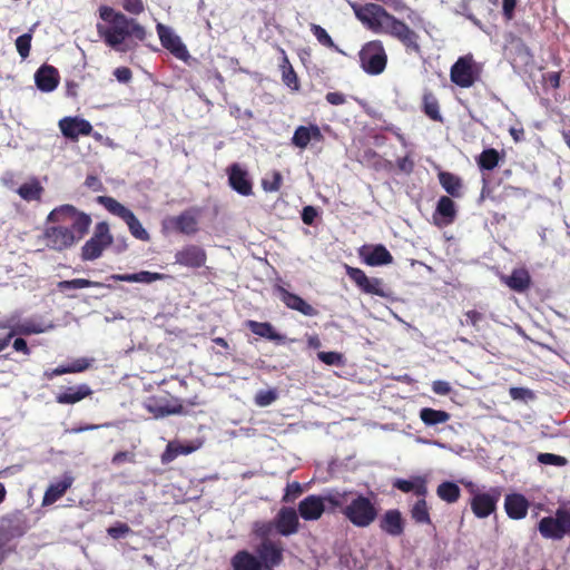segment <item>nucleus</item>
<instances>
[{"label": "nucleus", "instance_id": "nucleus-43", "mask_svg": "<svg viewBox=\"0 0 570 570\" xmlns=\"http://www.w3.org/2000/svg\"><path fill=\"white\" fill-rule=\"evenodd\" d=\"M439 498L448 503H454L460 498V488L453 482H442L436 490Z\"/></svg>", "mask_w": 570, "mask_h": 570}, {"label": "nucleus", "instance_id": "nucleus-59", "mask_svg": "<svg viewBox=\"0 0 570 570\" xmlns=\"http://www.w3.org/2000/svg\"><path fill=\"white\" fill-rule=\"evenodd\" d=\"M432 391L438 395H448L451 392V385L446 381L438 380L432 383Z\"/></svg>", "mask_w": 570, "mask_h": 570}, {"label": "nucleus", "instance_id": "nucleus-44", "mask_svg": "<svg viewBox=\"0 0 570 570\" xmlns=\"http://www.w3.org/2000/svg\"><path fill=\"white\" fill-rule=\"evenodd\" d=\"M58 288L63 292L66 289H80L88 287H104V284L100 282H95L86 278H75L70 281H61L58 283Z\"/></svg>", "mask_w": 570, "mask_h": 570}, {"label": "nucleus", "instance_id": "nucleus-28", "mask_svg": "<svg viewBox=\"0 0 570 570\" xmlns=\"http://www.w3.org/2000/svg\"><path fill=\"white\" fill-rule=\"evenodd\" d=\"M539 531L547 539H561L569 534L563 524L556 517H546L539 522Z\"/></svg>", "mask_w": 570, "mask_h": 570}, {"label": "nucleus", "instance_id": "nucleus-9", "mask_svg": "<svg viewBox=\"0 0 570 570\" xmlns=\"http://www.w3.org/2000/svg\"><path fill=\"white\" fill-rule=\"evenodd\" d=\"M345 272L348 278L365 294L380 297H387L385 284L382 278L367 277L365 272L358 267L345 265Z\"/></svg>", "mask_w": 570, "mask_h": 570}, {"label": "nucleus", "instance_id": "nucleus-64", "mask_svg": "<svg viewBox=\"0 0 570 570\" xmlns=\"http://www.w3.org/2000/svg\"><path fill=\"white\" fill-rule=\"evenodd\" d=\"M12 347L16 352L22 353L23 355H30L31 350L27 344V341L22 337H17L13 343Z\"/></svg>", "mask_w": 570, "mask_h": 570}, {"label": "nucleus", "instance_id": "nucleus-42", "mask_svg": "<svg viewBox=\"0 0 570 570\" xmlns=\"http://www.w3.org/2000/svg\"><path fill=\"white\" fill-rule=\"evenodd\" d=\"M500 154L494 148L484 149L476 158L478 166L481 170H493L500 161Z\"/></svg>", "mask_w": 570, "mask_h": 570}, {"label": "nucleus", "instance_id": "nucleus-34", "mask_svg": "<svg viewBox=\"0 0 570 570\" xmlns=\"http://www.w3.org/2000/svg\"><path fill=\"white\" fill-rule=\"evenodd\" d=\"M422 111L433 121L443 122V116L440 111V102L431 90H425L422 96Z\"/></svg>", "mask_w": 570, "mask_h": 570}, {"label": "nucleus", "instance_id": "nucleus-33", "mask_svg": "<svg viewBox=\"0 0 570 570\" xmlns=\"http://www.w3.org/2000/svg\"><path fill=\"white\" fill-rule=\"evenodd\" d=\"M232 567L234 570H264L258 556L246 550L238 551L232 558Z\"/></svg>", "mask_w": 570, "mask_h": 570}, {"label": "nucleus", "instance_id": "nucleus-14", "mask_svg": "<svg viewBox=\"0 0 570 570\" xmlns=\"http://www.w3.org/2000/svg\"><path fill=\"white\" fill-rule=\"evenodd\" d=\"M161 46L169 50L176 58L186 60L189 57L186 46L171 29L163 23L156 26Z\"/></svg>", "mask_w": 570, "mask_h": 570}, {"label": "nucleus", "instance_id": "nucleus-26", "mask_svg": "<svg viewBox=\"0 0 570 570\" xmlns=\"http://www.w3.org/2000/svg\"><path fill=\"white\" fill-rule=\"evenodd\" d=\"M501 281L512 291L524 293L531 286V276L525 268H514L510 275H502Z\"/></svg>", "mask_w": 570, "mask_h": 570}, {"label": "nucleus", "instance_id": "nucleus-52", "mask_svg": "<svg viewBox=\"0 0 570 570\" xmlns=\"http://www.w3.org/2000/svg\"><path fill=\"white\" fill-rule=\"evenodd\" d=\"M559 521L563 524L568 533H570V501L562 502L556 511Z\"/></svg>", "mask_w": 570, "mask_h": 570}, {"label": "nucleus", "instance_id": "nucleus-15", "mask_svg": "<svg viewBox=\"0 0 570 570\" xmlns=\"http://www.w3.org/2000/svg\"><path fill=\"white\" fill-rule=\"evenodd\" d=\"M229 186L242 196H250L253 194V181L248 171L240 167L239 164H232L227 168Z\"/></svg>", "mask_w": 570, "mask_h": 570}, {"label": "nucleus", "instance_id": "nucleus-56", "mask_svg": "<svg viewBox=\"0 0 570 570\" xmlns=\"http://www.w3.org/2000/svg\"><path fill=\"white\" fill-rule=\"evenodd\" d=\"M183 410V406L179 405V406H158L156 409H153L150 407V411L155 413V416L156 417H159V416H167V415H170V414H177V413H180Z\"/></svg>", "mask_w": 570, "mask_h": 570}, {"label": "nucleus", "instance_id": "nucleus-39", "mask_svg": "<svg viewBox=\"0 0 570 570\" xmlns=\"http://www.w3.org/2000/svg\"><path fill=\"white\" fill-rule=\"evenodd\" d=\"M394 487L403 492H414L416 495L424 497L426 494L425 480L421 476H413L411 479H397Z\"/></svg>", "mask_w": 570, "mask_h": 570}, {"label": "nucleus", "instance_id": "nucleus-29", "mask_svg": "<svg viewBox=\"0 0 570 570\" xmlns=\"http://www.w3.org/2000/svg\"><path fill=\"white\" fill-rule=\"evenodd\" d=\"M167 275L156 272L141 271L134 274H112L109 276L110 279L116 282H128V283H145L150 284L156 281L166 278Z\"/></svg>", "mask_w": 570, "mask_h": 570}, {"label": "nucleus", "instance_id": "nucleus-8", "mask_svg": "<svg viewBox=\"0 0 570 570\" xmlns=\"http://www.w3.org/2000/svg\"><path fill=\"white\" fill-rule=\"evenodd\" d=\"M480 77V70L472 55L460 57L450 69L451 81L461 87L470 88Z\"/></svg>", "mask_w": 570, "mask_h": 570}, {"label": "nucleus", "instance_id": "nucleus-37", "mask_svg": "<svg viewBox=\"0 0 570 570\" xmlns=\"http://www.w3.org/2000/svg\"><path fill=\"white\" fill-rule=\"evenodd\" d=\"M282 55V61L279 63V68L282 70V80L283 82L293 90L299 89V81L297 73L295 72L293 66L289 62V59L284 49L278 48Z\"/></svg>", "mask_w": 570, "mask_h": 570}, {"label": "nucleus", "instance_id": "nucleus-13", "mask_svg": "<svg viewBox=\"0 0 570 570\" xmlns=\"http://www.w3.org/2000/svg\"><path fill=\"white\" fill-rule=\"evenodd\" d=\"M207 254L204 248L198 245L189 244L175 253V264L188 268H200L205 266Z\"/></svg>", "mask_w": 570, "mask_h": 570}, {"label": "nucleus", "instance_id": "nucleus-16", "mask_svg": "<svg viewBox=\"0 0 570 570\" xmlns=\"http://www.w3.org/2000/svg\"><path fill=\"white\" fill-rule=\"evenodd\" d=\"M358 256L368 266H382L393 263V256L382 244L363 245L358 249Z\"/></svg>", "mask_w": 570, "mask_h": 570}, {"label": "nucleus", "instance_id": "nucleus-51", "mask_svg": "<svg viewBox=\"0 0 570 570\" xmlns=\"http://www.w3.org/2000/svg\"><path fill=\"white\" fill-rule=\"evenodd\" d=\"M509 395L514 401H528L535 397L533 391L527 387L512 386L509 389Z\"/></svg>", "mask_w": 570, "mask_h": 570}, {"label": "nucleus", "instance_id": "nucleus-25", "mask_svg": "<svg viewBox=\"0 0 570 570\" xmlns=\"http://www.w3.org/2000/svg\"><path fill=\"white\" fill-rule=\"evenodd\" d=\"M73 476L69 473L53 481L45 492L42 505H50L58 501L66 491L72 485Z\"/></svg>", "mask_w": 570, "mask_h": 570}, {"label": "nucleus", "instance_id": "nucleus-47", "mask_svg": "<svg viewBox=\"0 0 570 570\" xmlns=\"http://www.w3.org/2000/svg\"><path fill=\"white\" fill-rule=\"evenodd\" d=\"M311 31L321 45H323L330 49L338 50V48L334 43L332 37L327 33V31L323 27L313 23L311 26Z\"/></svg>", "mask_w": 570, "mask_h": 570}, {"label": "nucleus", "instance_id": "nucleus-54", "mask_svg": "<svg viewBox=\"0 0 570 570\" xmlns=\"http://www.w3.org/2000/svg\"><path fill=\"white\" fill-rule=\"evenodd\" d=\"M124 9L131 14H140L145 10L142 0H124Z\"/></svg>", "mask_w": 570, "mask_h": 570}, {"label": "nucleus", "instance_id": "nucleus-10", "mask_svg": "<svg viewBox=\"0 0 570 570\" xmlns=\"http://www.w3.org/2000/svg\"><path fill=\"white\" fill-rule=\"evenodd\" d=\"M264 570H272L283 562L284 547L279 541L265 538L256 549Z\"/></svg>", "mask_w": 570, "mask_h": 570}, {"label": "nucleus", "instance_id": "nucleus-18", "mask_svg": "<svg viewBox=\"0 0 570 570\" xmlns=\"http://www.w3.org/2000/svg\"><path fill=\"white\" fill-rule=\"evenodd\" d=\"M281 301L285 304L287 308L294 309L303 314L304 316H317L318 311L308 304L304 298L299 295L291 293L285 287L277 285L275 287Z\"/></svg>", "mask_w": 570, "mask_h": 570}, {"label": "nucleus", "instance_id": "nucleus-40", "mask_svg": "<svg viewBox=\"0 0 570 570\" xmlns=\"http://www.w3.org/2000/svg\"><path fill=\"white\" fill-rule=\"evenodd\" d=\"M420 419L426 426H434L446 423L451 419V414L443 410L423 407L420 411Z\"/></svg>", "mask_w": 570, "mask_h": 570}, {"label": "nucleus", "instance_id": "nucleus-2", "mask_svg": "<svg viewBox=\"0 0 570 570\" xmlns=\"http://www.w3.org/2000/svg\"><path fill=\"white\" fill-rule=\"evenodd\" d=\"M48 222L57 224L45 232L47 246L65 250L83 238L91 225V217L72 205L56 207L48 215Z\"/></svg>", "mask_w": 570, "mask_h": 570}, {"label": "nucleus", "instance_id": "nucleus-22", "mask_svg": "<svg viewBox=\"0 0 570 570\" xmlns=\"http://www.w3.org/2000/svg\"><path fill=\"white\" fill-rule=\"evenodd\" d=\"M324 136L320 127L315 124L308 126H298L292 137V145L299 149H305L311 141L321 142Z\"/></svg>", "mask_w": 570, "mask_h": 570}, {"label": "nucleus", "instance_id": "nucleus-58", "mask_svg": "<svg viewBox=\"0 0 570 570\" xmlns=\"http://www.w3.org/2000/svg\"><path fill=\"white\" fill-rule=\"evenodd\" d=\"M114 76L119 82L127 83L132 78V72L128 67H118L114 70Z\"/></svg>", "mask_w": 570, "mask_h": 570}, {"label": "nucleus", "instance_id": "nucleus-63", "mask_svg": "<svg viewBox=\"0 0 570 570\" xmlns=\"http://www.w3.org/2000/svg\"><path fill=\"white\" fill-rule=\"evenodd\" d=\"M301 492H302V488H301L299 483L289 484L286 488V493H285L283 500L286 502H289L293 499H295L297 495H299Z\"/></svg>", "mask_w": 570, "mask_h": 570}, {"label": "nucleus", "instance_id": "nucleus-12", "mask_svg": "<svg viewBox=\"0 0 570 570\" xmlns=\"http://www.w3.org/2000/svg\"><path fill=\"white\" fill-rule=\"evenodd\" d=\"M164 228L185 235H194L198 232V219L194 210H184L177 216L168 217L163 223Z\"/></svg>", "mask_w": 570, "mask_h": 570}, {"label": "nucleus", "instance_id": "nucleus-41", "mask_svg": "<svg viewBox=\"0 0 570 570\" xmlns=\"http://www.w3.org/2000/svg\"><path fill=\"white\" fill-rule=\"evenodd\" d=\"M17 193L26 202L40 200L43 187L37 178H32L29 183L22 184Z\"/></svg>", "mask_w": 570, "mask_h": 570}, {"label": "nucleus", "instance_id": "nucleus-46", "mask_svg": "<svg viewBox=\"0 0 570 570\" xmlns=\"http://www.w3.org/2000/svg\"><path fill=\"white\" fill-rule=\"evenodd\" d=\"M464 316L465 321H461V324L472 326L476 332L483 330L488 324L485 315L476 309L465 312Z\"/></svg>", "mask_w": 570, "mask_h": 570}, {"label": "nucleus", "instance_id": "nucleus-5", "mask_svg": "<svg viewBox=\"0 0 570 570\" xmlns=\"http://www.w3.org/2000/svg\"><path fill=\"white\" fill-rule=\"evenodd\" d=\"M360 66L364 72L379 76L387 66V53L381 40L365 42L358 51Z\"/></svg>", "mask_w": 570, "mask_h": 570}, {"label": "nucleus", "instance_id": "nucleus-53", "mask_svg": "<svg viewBox=\"0 0 570 570\" xmlns=\"http://www.w3.org/2000/svg\"><path fill=\"white\" fill-rule=\"evenodd\" d=\"M317 357L326 365L343 364V355L338 352H318Z\"/></svg>", "mask_w": 570, "mask_h": 570}, {"label": "nucleus", "instance_id": "nucleus-11", "mask_svg": "<svg viewBox=\"0 0 570 570\" xmlns=\"http://www.w3.org/2000/svg\"><path fill=\"white\" fill-rule=\"evenodd\" d=\"M58 127L62 136L70 141H78L81 136H90L92 125L85 118L67 116L59 120Z\"/></svg>", "mask_w": 570, "mask_h": 570}, {"label": "nucleus", "instance_id": "nucleus-32", "mask_svg": "<svg viewBox=\"0 0 570 570\" xmlns=\"http://www.w3.org/2000/svg\"><path fill=\"white\" fill-rule=\"evenodd\" d=\"M497 498L489 493L476 494L472 500V510L478 518L489 517L495 509Z\"/></svg>", "mask_w": 570, "mask_h": 570}, {"label": "nucleus", "instance_id": "nucleus-35", "mask_svg": "<svg viewBox=\"0 0 570 570\" xmlns=\"http://www.w3.org/2000/svg\"><path fill=\"white\" fill-rule=\"evenodd\" d=\"M199 445H195L191 443H181L180 441H170L168 442L165 452L161 455V460L164 463L171 462L176 460L179 455H187L198 449Z\"/></svg>", "mask_w": 570, "mask_h": 570}, {"label": "nucleus", "instance_id": "nucleus-24", "mask_svg": "<svg viewBox=\"0 0 570 570\" xmlns=\"http://www.w3.org/2000/svg\"><path fill=\"white\" fill-rule=\"evenodd\" d=\"M59 72L50 65H42L35 73V81L39 90L53 91L59 85Z\"/></svg>", "mask_w": 570, "mask_h": 570}, {"label": "nucleus", "instance_id": "nucleus-7", "mask_svg": "<svg viewBox=\"0 0 570 570\" xmlns=\"http://www.w3.org/2000/svg\"><path fill=\"white\" fill-rule=\"evenodd\" d=\"M114 242L106 222H100L95 226L92 236L85 243L81 248L82 261H95L99 258L104 250Z\"/></svg>", "mask_w": 570, "mask_h": 570}, {"label": "nucleus", "instance_id": "nucleus-50", "mask_svg": "<svg viewBox=\"0 0 570 570\" xmlns=\"http://www.w3.org/2000/svg\"><path fill=\"white\" fill-rule=\"evenodd\" d=\"M283 176L279 171H273L271 179H263L262 187L265 191H278L282 187Z\"/></svg>", "mask_w": 570, "mask_h": 570}, {"label": "nucleus", "instance_id": "nucleus-45", "mask_svg": "<svg viewBox=\"0 0 570 570\" xmlns=\"http://www.w3.org/2000/svg\"><path fill=\"white\" fill-rule=\"evenodd\" d=\"M411 517L416 523H431V518L424 499L417 500L411 509Z\"/></svg>", "mask_w": 570, "mask_h": 570}, {"label": "nucleus", "instance_id": "nucleus-57", "mask_svg": "<svg viewBox=\"0 0 570 570\" xmlns=\"http://www.w3.org/2000/svg\"><path fill=\"white\" fill-rule=\"evenodd\" d=\"M518 0H502V14L505 20H512Z\"/></svg>", "mask_w": 570, "mask_h": 570}, {"label": "nucleus", "instance_id": "nucleus-4", "mask_svg": "<svg viewBox=\"0 0 570 570\" xmlns=\"http://www.w3.org/2000/svg\"><path fill=\"white\" fill-rule=\"evenodd\" d=\"M99 17L106 24H97L98 35L107 46L116 50L124 51L121 45L129 37H134L139 41L146 39V29L136 19L128 18L111 7L101 6L99 8Z\"/></svg>", "mask_w": 570, "mask_h": 570}, {"label": "nucleus", "instance_id": "nucleus-61", "mask_svg": "<svg viewBox=\"0 0 570 570\" xmlns=\"http://www.w3.org/2000/svg\"><path fill=\"white\" fill-rule=\"evenodd\" d=\"M325 99L330 105L333 106H340L346 102L345 95L338 91L327 92Z\"/></svg>", "mask_w": 570, "mask_h": 570}, {"label": "nucleus", "instance_id": "nucleus-31", "mask_svg": "<svg viewBox=\"0 0 570 570\" xmlns=\"http://www.w3.org/2000/svg\"><path fill=\"white\" fill-rule=\"evenodd\" d=\"M528 501L521 494H509L505 498L504 507L508 515L512 519H522L528 511Z\"/></svg>", "mask_w": 570, "mask_h": 570}, {"label": "nucleus", "instance_id": "nucleus-17", "mask_svg": "<svg viewBox=\"0 0 570 570\" xmlns=\"http://www.w3.org/2000/svg\"><path fill=\"white\" fill-rule=\"evenodd\" d=\"M326 495H308L298 504L299 515L306 521L318 520L326 509Z\"/></svg>", "mask_w": 570, "mask_h": 570}, {"label": "nucleus", "instance_id": "nucleus-62", "mask_svg": "<svg viewBox=\"0 0 570 570\" xmlns=\"http://www.w3.org/2000/svg\"><path fill=\"white\" fill-rule=\"evenodd\" d=\"M129 527L125 523H119L115 527H110L107 532L108 534L114 538V539H118V538H121L124 537L126 533L129 532Z\"/></svg>", "mask_w": 570, "mask_h": 570}, {"label": "nucleus", "instance_id": "nucleus-3", "mask_svg": "<svg viewBox=\"0 0 570 570\" xmlns=\"http://www.w3.org/2000/svg\"><path fill=\"white\" fill-rule=\"evenodd\" d=\"M327 501L333 509H340L342 515L356 528H367L379 517L374 493L365 495L356 491L330 492Z\"/></svg>", "mask_w": 570, "mask_h": 570}, {"label": "nucleus", "instance_id": "nucleus-60", "mask_svg": "<svg viewBox=\"0 0 570 570\" xmlns=\"http://www.w3.org/2000/svg\"><path fill=\"white\" fill-rule=\"evenodd\" d=\"M317 217V210L313 206H305L302 210V220L306 225H313Z\"/></svg>", "mask_w": 570, "mask_h": 570}, {"label": "nucleus", "instance_id": "nucleus-48", "mask_svg": "<svg viewBox=\"0 0 570 570\" xmlns=\"http://www.w3.org/2000/svg\"><path fill=\"white\" fill-rule=\"evenodd\" d=\"M278 397L277 391L274 389L261 390L255 395V403L258 406H268Z\"/></svg>", "mask_w": 570, "mask_h": 570}, {"label": "nucleus", "instance_id": "nucleus-27", "mask_svg": "<svg viewBox=\"0 0 570 570\" xmlns=\"http://www.w3.org/2000/svg\"><path fill=\"white\" fill-rule=\"evenodd\" d=\"M92 390L88 384L69 386L56 395V402L59 404H75L90 396Z\"/></svg>", "mask_w": 570, "mask_h": 570}, {"label": "nucleus", "instance_id": "nucleus-30", "mask_svg": "<svg viewBox=\"0 0 570 570\" xmlns=\"http://www.w3.org/2000/svg\"><path fill=\"white\" fill-rule=\"evenodd\" d=\"M92 360L87 357H80L75 361H72L68 365H59L56 368L51 370L50 372L47 371L45 373L46 377L51 380L55 376H60L63 374H70V373H81L87 371L91 366Z\"/></svg>", "mask_w": 570, "mask_h": 570}, {"label": "nucleus", "instance_id": "nucleus-49", "mask_svg": "<svg viewBox=\"0 0 570 570\" xmlns=\"http://www.w3.org/2000/svg\"><path fill=\"white\" fill-rule=\"evenodd\" d=\"M32 35L30 32L19 36L16 40V48L22 59L30 55Z\"/></svg>", "mask_w": 570, "mask_h": 570}, {"label": "nucleus", "instance_id": "nucleus-6", "mask_svg": "<svg viewBox=\"0 0 570 570\" xmlns=\"http://www.w3.org/2000/svg\"><path fill=\"white\" fill-rule=\"evenodd\" d=\"M97 202L102 205L110 214L121 218L127 224L130 234L135 238L144 242L149 240L150 236L148 232L142 227L139 219L129 208L110 196H99Z\"/></svg>", "mask_w": 570, "mask_h": 570}, {"label": "nucleus", "instance_id": "nucleus-20", "mask_svg": "<svg viewBox=\"0 0 570 570\" xmlns=\"http://www.w3.org/2000/svg\"><path fill=\"white\" fill-rule=\"evenodd\" d=\"M455 203L448 196H441L433 214L434 224L439 227L449 226L456 218Z\"/></svg>", "mask_w": 570, "mask_h": 570}, {"label": "nucleus", "instance_id": "nucleus-1", "mask_svg": "<svg viewBox=\"0 0 570 570\" xmlns=\"http://www.w3.org/2000/svg\"><path fill=\"white\" fill-rule=\"evenodd\" d=\"M355 17L375 33H385L397 40L407 53L421 55L420 36L403 20L390 13L381 4L370 2L353 6Z\"/></svg>", "mask_w": 570, "mask_h": 570}, {"label": "nucleus", "instance_id": "nucleus-21", "mask_svg": "<svg viewBox=\"0 0 570 570\" xmlns=\"http://www.w3.org/2000/svg\"><path fill=\"white\" fill-rule=\"evenodd\" d=\"M380 529L391 537H400L404 533L405 521L402 513L396 509L384 512L380 519Z\"/></svg>", "mask_w": 570, "mask_h": 570}, {"label": "nucleus", "instance_id": "nucleus-36", "mask_svg": "<svg viewBox=\"0 0 570 570\" xmlns=\"http://www.w3.org/2000/svg\"><path fill=\"white\" fill-rule=\"evenodd\" d=\"M246 326L250 330L253 334L269 341L281 342L284 338L279 333L275 331L274 326L268 322H257L248 320L246 322Z\"/></svg>", "mask_w": 570, "mask_h": 570}, {"label": "nucleus", "instance_id": "nucleus-23", "mask_svg": "<svg viewBox=\"0 0 570 570\" xmlns=\"http://www.w3.org/2000/svg\"><path fill=\"white\" fill-rule=\"evenodd\" d=\"M0 328H10L9 335L11 338L16 335H32L41 334L46 332V326L42 322L32 318L23 320L14 324H10V321L0 323Z\"/></svg>", "mask_w": 570, "mask_h": 570}, {"label": "nucleus", "instance_id": "nucleus-55", "mask_svg": "<svg viewBox=\"0 0 570 570\" xmlns=\"http://www.w3.org/2000/svg\"><path fill=\"white\" fill-rule=\"evenodd\" d=\"M12 552V548L9 546L8 537L0 530V564L7 559Z\"/></svg>", "mask_w": 570, "mask_h": 570}, {"label": "nucleus", "instance_id": "nucleus-38", "mask_svg": "<svg viewBox=\"0 0 570 570\" xmlns=\"http://www.w3.org/2000/svg\"><path fill=\"white\" fill-rule=\"evenodd\" d=\"M438 178L439 183L449 195L456 198L462 196V180L459 176L449 171H440Z\"/></svg>", "mask_w": 570, "mask_h": 570}, {"label": "nucleus", "instance_id": "nucleus-19", "mask_svg": "<svg viewBox=\"0 0 570 570\" xmlns=\"http://www.w3.org/2000/svg\"><path fill=\"white\" fill-rule=\"evenodd\" d=\"M273 524L282 535H292L298 531V515L293 508H282L276 514Z\"/></svg>", "mask_w": 570, "mask_h": 570}]
</instances>
